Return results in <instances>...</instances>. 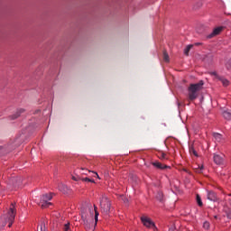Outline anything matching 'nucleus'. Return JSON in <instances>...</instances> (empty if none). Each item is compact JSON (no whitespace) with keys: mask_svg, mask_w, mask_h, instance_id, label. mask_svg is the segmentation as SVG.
<instances>
[{"mask_svg":"<svg viewBox=\"0 0 231 231\" xmlns=\"http://www.w3.org/2000/svg\"><path fill=\"white\" fill-rule=\"evenodd\" d=\"M129 200L127 199H125V203H127Z\"/></svg>","mask_w":231,"mask_h":231,"instance_id":"31","label":"nucleus"},{"mask_svg":"<svg viewBox=\"0 0 231 231\" xmlns=\"http://www.w3.org/2000/svg\"><path fill=\"white\" fill-rule=\"evenodd\" d=\"M190 50H192V45H188V46L186 47V49L184 50V53H185L186 55H189V51H190Z\"/></svg>","mask_w":231,"mask_h":231,"instance_id":"26","label":"nucleus"},{"mask_svg":"<svg viewBox=\"0 0 231 231\" xmlns=\"http://www.w3.org/2000/svg\"><path fill=\"white\" fill-rule=\"evenodd\" d=\"M72 180H74V181H79V180H82V181H88V177H86V178H80V177H79V176H75V175H72Z\"/></svg>","mask_w":231,"mask_h":231,"instance_id":"17","label":"nucleus"},{"mask_svg":"<svg viewBox=\"0 0 231 231\" xmlns=\"http://www.w3.org/2000/svg\"><path fill=\"white\" fill-rule=\"evenodd\" d=\"M156 198H157V199L159 200V201H163V192H162V191H159L158 193H157V195H156Z\"/></svg>","mask_w":231,"mask_h":231,"instance_id":"20","label":"nucleus"},{"mask_svg":"<svg viewBox=\"0 0 231 231\" xmlns=\"http://www.w3.org/2000/svg\"><path fill=\"white\" fill-rule=\"evenodd\" d=\"M163 60L169 62V54L167 53V51H163Z\"/></svg>","mask_w":231,"mask_h":231,"instance_id":"23","label":"nucleus"},{"mask_svg":"<svg viewBox=\"0 0 231 231\" xmlns=\"http://www.w3.org/2000/svg\"><path fill=\"white\" fill-rule=\"evenodd\" d=\"M204 84L203 80H200L199 83L189 85L188 88L189 100H196L198 98V93L203 89Z\"/></svg>","mask_w":231,"mask_h":231,"instance_id":"1","label":"nucleus"},{"mask_svg":"<svg viewBox=\"0 0 231 231\" xmlns=\"http://www.w3.org/2000/svg\"><path fill=\"white\" fill-rule=\"evenodd\" d=\"M218 80H220V82H222V84H223V86H225V88H226V86H229V84H230V81H228V79H226L223 77L218 78Z\"/></svg>","mask_w":231,"mask_h":231,"instance_id":"15","label":"nucleus"},{"mask_svg":"<svg viewBox=\"0 0 231 231\" xmlns=\"http://www.w3.org/2000/svg\"><path fill=\"white\" fill-rule=\"evenodd\" d=\"M197 203H198L199 207H203V202L201 201V197H199V195H197Z\"/></svg>","mask_w":231,"mask_h":231,"instance_id":"25","label":"nucleus"},{"mask_svg":"<svg viewBox=\"0 0 231 231\" xmlns=\"http://www.w3.org/2000/svg\"><path fill=\"white\" fill-rule=\"evenodd\" d=\"M38 231H46V226H44V223H42L40 226L38 227Z\"/></svg>","mask_w":231,"mask_h":231,"instance_id":"28","label":"nucleus"},{"mask_svg":"<svg viewBox=\"0 0 231 231\" xmlns=\"http://www.w3.org/2000/svg\"><path fill=\"white\" fill-rule=\"evenodd\" d=\"M209 75H211V77L217 79V80H219V78H221V76L217 75V72L216 71L209 72Z\"/></svg>","mask_w":231,"mask_h":231,"instance_id":"24","label":"nucleus"},{"mask_svg":"<svg viewBox=\"0 0 231 231\" xmlns=\"http://www.w3.org/2000/svg\"><path fill=\"white\" fill-rule=\"evenodd\" d=\"M23 113H24V109L19 108L14 115L11 116V120H15V118H19V116H21Z\"/></svg>","mask_w":231,"mask_h":231,"instance_id":"11","label":"nucleus"},{"mask_svg":"<svg viewBox=\"0 0 231 231\" xmlns=\"http://www.w3.org/2000/svg\"><path fill=\"white\" fill-rule=\"evenodd\" d=\"M63 231H71V226H70L69 222L63 225Z\"/></svg>","mask_w":231,"mask_h":231,"instance_id":"19","label":"nucleus"},{"mask_svg":"<svg viewBox=\"0 0 231 231\" xmlns=\"http://www.w3.org/2000/svg\"><path fill=\"white\" fill-rule=\"evenodd\" d=\"M93 176V178H97V180H100V176H98V173L95 171H88V175Z\"/></svg>","mask_w":231,"mask_h":231,"instance_id":"21","label":"nucleus"},{"mask_svg":"<svg viewBox=\"0 0 231 231\" xmlns=\"http://www.w3.org/2000/svg\"><path fill=\"white\" fill-rule=\"evenodd\" d=\"M58 189L60 192H62L63 194H69V189L63 183H60L58 185Z\"/></svg>","mask_w":231,"mask_h":231,"instance_id":"7","label":"nucleus"},{"mask_svg":"<svg viewBox=\"0 0 231 231\" xmlns=\"http://www.w3.org/2000/svg\"><path fill=\"white\" fill-rule=\"evenodd\" d=\"M213 160L217 165H221L224 162L223 157L219 154H215Z\"/></svg>","mask_w":231,"mask_h":231,"instance_id":"9","label":"nucleus"},{"mask_svg":"<svg viewBox=\"0 0 231 231\" xmlns=\"http://www.w3.org/2000/svg\"><path fill=\"white\" fill-rule=\"evenodd\" d=\"M229 203H230V205H231V199H229Z\"/></svg>","mask_w":231,"mask_h":231,"instance_id":"33","label":"nucleus"},{"mask_svg":"<svg viewBox=\"0 0 231 231\" xmlns=\"http://www.w3.org/2000/svg\"><path fill=\"white\" fill-rule=\"evenodd\" d=\"M189 152L190 154H193V156H196L198 158V152H196V149H194V146L189 147Z\"/></svg>","mask_w":231,"mask_h":231,"instance_id":"18","label":"nucleus"},{"mask_svg":"<svg viewBox=\"0 0 231 231\" xmlns=\"http://www.w3.org/2000/svg\"><path fill=\"white\" fill-rule=\"evenodd\" d=\"M88 181L90 183H95V180H93V179H88Z\"/></svg>","mask_w":231,"mask_h":231,"instance_id":"30","label":"nucleus"},{"mask_svg":"<svg viewBox=\"0 0 231 231\" xmlns=\"http://www.w3.org/2000/svg\"><path fill=\"white\" fill-rule=\"evenodd\" d=\"M159 158H161V160H167V153L165 152L159 153Z\"/></svg>","mask_w":231,"mask_h":231,"instance_id":"27","label":"nucleus"},{"mask_svg":"<svg viewBox=\"0 0 231 231\" xmlns=\"http://www.w3.org/2000/svg\"><path fill=\"white\" fill-rule=\"evenodd\" d=\"M17 215V209L15 208V203H12L10 205L9 210L7 211L5 222L9 223V228L14 225V221H15V216Z\"/></svg>","mask_w":231,"mask_h":231,"instance_id":"2","label":"nucleus"},{"mask_svg":"<svg viewBox=\"0 0 231 231\" xmlns=\"http://www.w3.org/2000/svg\"><path fill=\"white\" fill-rule=\"evenodd\" d=\"M53 199V196L51 195V193H46L44 195H42V199H41V202L39 203L40 207L42 208H48V207L51 206V199Z\"/></svg>","mask_w":231,"mask_h":231,"instance_id":"4","label":"nucleus"},{"mask_svg":"<svg viewBox=\"0 0 231 231\" xmlns=\"http://www.w3.org/2000/svg\"><path fill=\"white\" fill-rule=\"evenodd\" d=\"M81 220L84 223V225H87V223H88V213L86 212V210L81 211Z\"/></svg>","mask_w":231,"mask_h":231,"instance_id":"13","label":"nucleus"},{"mask_svg":"<svg viewBox=\"0 0 231 231\" xmlns=\"http://www.w3.org/2000/svg\"><path fill=\"white\" fill-rule=\"evenodd\" d=\"M223 30H225V27H223V26H219V27L215 28L213 30L212 33H210L208 35V38L212 39V37H216V35H219V33H221L223 32Z\"/></svg>","mask_w":231,"mask_h":231,"instance_id":"6","label":"nucleus"},{"mask_svg":"<svg viewBox=\"0 0 231 231\" xmlns=\"http://www.w3.org/2000/svg\"><path fill=\"white\" fill-rule=\"evenodd\" d=\"M0 151H3V147L0 146Z\"/></svg>","mask_w":231,"mask_h":231,"instance_id":"32","label":"nucleus"},{"mask_svg":"<svg viewBox=\"0 0 231 231\" xmlns=\"http://www.w3.org/2000/svg\"><path fill=\"white\" fill-rule=\"evenodd\" d=\"M213 137L215 141L217 142L218 143H221V142H223V135L221 134L214 133Z\"/></svg>","mask_w":231,"mask_h":231,"instance_id":"12","label":"nucleus"},{"mask_svg":"<svg viewBox=\"0 0 231 231\" xmlns=\"http://www.w3.org/2000/svg\"><path fill=\"white\" fill-rule=\"evenodd\" d=\"M141 221L143 225L146 226V228H152L154 231L158 230V227H156V225L151 220L149 217H141Z\"/></svg>","mask_w":231,"mask_h":231,"instance_id":"5","label":"nucleus"},{"mask_svg":"<svg viewBox=\"0 0 231 231\" xmlns=\"http://www.w3.org/2000/svg\"><path fill=\"white\" fill-rule=\"evenodd\" d=\"M94 212H95V223L88 231H95V226H97V223H98V211H97V206H94Z\"/></svg>","mask_w":231,"mask_h":231,"instance_id":"8","label":"nucleus"},{"mask_svg":"<svg viewBox=\"0 0 231 231\" xmlns=\"http://www.w3.org/2000/svg\"><path fill=\"white\" fill-rule=\"evenodd\" d=\"M100 208L104 214H109L111 210V202L109 201V199H107V197L104 196L101 198Z\"/></svg>","mask_w":231,"mask_h":231,"instance_id":"3","label":"nucleus"},{"mask_svg":"<svg viewBox=\"0 0 231 231\" xmlns=\"http://www.w3.org/2000/svg\"><path fill=\"white\" fill-rule=\"evenodd\" d=\"M222 115L226 120H231V112L230 111L226 110L223 112Z\"/></svg>","mask_w":231,"mask_h":231,"instance_id":"16","label":"nucleus"},{"mask_svg":"<svg viewBox=\"0 0 231 231\" xmlns=\"http://www.w3.org/2000/svg\"><path fill=\"white\" fill-rule=\"evenodd\" d=\"M203 228H205V230H208L210 228V223H208L207 221L204 222Z\"/></svg>","mask_w":231,"mask_h":231,"instance_id":"29","label":"nucleus"},{"mask_svg":"<svg viewBox=\"0 0 231 231\" xmlns=\"http://www.w3.org/2000/svg\"><path fill=\"white\" fill-rule=\"evenodd\" d=\"M208 199L209 201H217V195L214 191H208Z\"/></svg>","mask_w":231,"mask_h":231,"instance_id":"10","label":"nucleus"},{"mask_svg":"<svg viewBox=\"0 0 231 231\" xmlns=\"http://www.w3.org/2000/svg\"><path fill=\"white\" fill-rule=\"evenodd\" d=\"M203 169H204L203 165L198 166V168H195V172L201 174V172H203Z\"/></svg>","mask_w":231,"mask_h":231,"instance_id":"22","label":"nucleus"},{"mask_svg":"<svg viewBox=\"0 0 231 231\" xmlns=\"http://www.w3.org/2000/svg\"><path fill=\"white\" fill-rule=\"evenodd\" d=\"M152 165H153V167H156L157 169H161V170L167 169V167H169L168 165H163L158 162H152Z\"/></svg>","mask_w":231,"mask_h":231,"instance_id":"14","label":"nucleus"}]
</instances>
